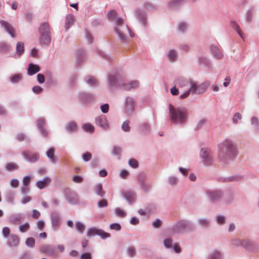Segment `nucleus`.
<instances>
[{
	"label": "nucleus",
	"instance_id": "obj_18",
	"mask_svg": "<svg viewBox=\"0 0 259 259\" xmlns=\"http://www.w3.org/2000/svg\"><path fill=\"white\" fill-rule=\"evenodd\" d=\"M23 75L21 73L15 74L10 77V81L12 84H17L21 81Z\"/></svg>",
	"mask_w": 259,
	"mask_h": 259
},
{
	"label": "nucleus",
	"instance_id": "obj_59",
	"mask_svg": "<svg viewBox=\"0 0 259 259\" xmlns=\"http://www.w3.org/2000/svg\"><path fill=\"white\" fill-rule=\"evenodd\" d=\"M101 109L102 112L107 113L108 111L109 105L107 104H105L101 106Z\"/></svg>",
	"mask_w": 259,
	"mask_h": 259
},
{
	"label": "nucleus",
	"instance_id": "obj_26",
	"mask_svg": "<svg viewBox=\"0 0 259 259\" xmlns=\"http://www.w3.org/2000/svg\"><path fill=\"white\" fill-rule=\"evenodd\" d=\"M55 149L53 148H50V160L51 162L55 163L58 158L54 155Z\"/></svg>",
	"mask_w": 259,
	"mask_h": 259
},
{
	"label": "nucleus",
	"instance_id": "obj_60",
	"mask_svg": "<svg viewBox=\"0 0 259 259\" xmlns=\"http://www.w3.org/2000/svg\"><path fill=\"white\" fill-rule=\"evenodd\" d=\"M36 224H37V228L41 230L44 227L45 223H44V221L40 220L37 222Z\"/></svg>",
	"mask_w": 259,
	"mask_h": 259
},
{
	"label": "nucleus",
	"instance_id": "obj_46",
	"mask_svg": "<svg viewBox=\"0 0 259 259\" xmlns=\"http://www.w3.org/2000/svg\"><path fill=\"white\" fill-rule=\"evenodd\" d=\"M30 188L29 185H23L21 187L20 191L22 194L27 193L29 191Z\"/></svg>",
	"mask_w": 259,
	"mask_h": 259
},
{
	"label": "nucleus",
	"instance_id": "obj_6",
	"mask_svg": "<svg viewBox=\"0 0 259 259\" xmlns=\"http://www.w3.org/2000/svg\"><path fill=\"white\" fill-rule=\"evenodd\" d=\"M123 23V20L121 18H118L116 20L117 26L115 28V31L117 34H118L119 37L123 40L125 39V34L124 33V30L125 29L128 30V27L127 25H126L125 27H123L122 29H120V27L122 26V24Z\"/></svg>",
	"mask_w": 259,
	"mask_h": 259
},
{
	"label": "nucleus",
	"instance_id": "obj_45",
	"mask_svg": "<svg viewBox=\"0 0 259 259\" xmlns=\"http://www.w3.org/2000/svg\"><path fill=\"white\" fill-rule=\"evenodd\" d=\"M92 154L90 152H87L82 155V159L84 161H88L92 158Z\"/></svg>",
	"mask_w": 259,
	"mask_h": 259
},
{
	"label": "nucleus",
	"instance_id": "obj_27",
	"mask_svg": "<svg viewBox=\"0 0 259 259\" xmlns=\"http://www.w3.org/2000/svg\"><path fill=\"white\" fill-rule=\"evenodd\" d=\"M82 128L84 131L87 132L93 133L94 132V127L90 123H85L82 125Z\"/></svg>",
	"mask_w": 259,
	"mask_h": 259
},
{
	"label": "nucleus",
	"instance_id": "obj_38",
	"mask_svg": "<svg viewBox=\"0 0 259 259\" xmlns=\"http://www.w3.org/2000/svg\"><path fill=\"white\" fill-rule=\"evenodd\" d=\"M77 125L75 122H70L67 125V130L70 132H73L76 130Z\"/></svg>",
	"mask_w": 259,
	"mask_h": 259
},
{
	"label": "nucleus",
	"instance_id": "obj_52",
	"mask_svg": "<svg viewBox=\"0 0 259 259\" xmlns=\"http://www.w3.org/2000/svg\"><path fill=\"white\" fill-rule=\"evenodd\" d=\"M92 254L90 252L83 253L80 255V259H92Z\"/></svg>",
	"mask_w": 259,
	"mask_h": 259
},
{
	"label": "nucleus",
	"instance_id": "obj_62",
	"mask_svg": "<svg viewBox=\"0 0 259 259\" xmlns=\"http://www.w3.org/2000/svg\"><path fill=\"white\" fill-rule=\"evenodd\" d=\"M128 175V172L126 170H122L120 173V176L123 179H125Z\"/></svg>",
	"mask_w": 259,
	"mask_h": 259
},
{
	"label": "nucleus",
	"instance_id": "obj_33",
	"mask_svg": "<svg viewBox=\"0 0 259 259\" xmlns=\"http://www.w3.org/2000/svg\"><path fill=\"white\" fill-rule=\"evenodd\" d=\"M29 228V224L28 223H25L23 225L19 226V230L22 233L26 232Z\"/></svg>",
	"mask_w": 259,
	"mask_h": 259
},
{
	"label": "nucleus",
	"instance_id": "obj_34",
	"mask_svg": "<svg viewBox=\"0 0 259 259\" xmlns=\"http://www.w3.org/2000/svg\"><path fill=\"white\" fill-rule=\"evenodd\" d=\"M32 91L35 94L38 95L43 92V89L39 85H35L32 88Z\"/></svg>",
	"mask_w": 259,
	"mask_h": 259
},
{
	"label": "nucleus",
	"instance_id": "obj_48",
	"mask_svg": "<svg viewBox=\"0 0 259 259\" xmlns=\"http://www.w3.org/2000/svg\"><path fill=\"white\" fill-rule=\"evenodd\" d=\"M40 215V212L36 210V209H33L32 210V214H31V217L33 219H38Z\"/></svg>",
	"mask_w": 259,
	"mask_h": 259
},
{
	"label": "nucleus",
	"instance_id": "obj_58",
	"mask_svg": "<svg viewBox=\"0 0 259 259\" xmlns=\"http://www.w3.org/2000/svg\"><path fill=\"white\" fill-rule=\"evenodd\" d=\"M241 115L240 113H237L235 114L233 117V120L234 123H237L238 120L241 119Z\"/></svg>",
	"mask_w": 259,
	"mask_h": 259
},
{
	"label": "nucleus",
	"instance_id": "obj_50",
	"mask_svg": "<svg viewBox=\"0 0 259 259\" xmlns=\"http://www.w3.org/2000/svg\"><path fill=\"white\" fill-rule=\"evenodd\" d=\"M108 205V202L106 199H102L99 201L98 206L99 207H106Z\"/></svg>",
	"mask_w": 259,
	"mask_h": 259
},
{
	"label": "nucleus",
	"instance_id": "obj_51",
	"mask_svg": "<svg viewBox=\"0 0 259 259\" xmlns=\"http://www.w3.org/2000/svg\"><path fill=\"white\" fill-rule=\"evenodd\" d=\"M31 177L30 176H25L22 181V183L23 185H29L30 182Z\"/></svg>",
	"mask_w": 259,
	"mask_h": 259
},
{
	"label": "nucleus",
	"instance_id": "obj_40",
	"mask_svg": "<svg viewBox=\"0 0 259 259\" xmlns=\"http://www.w3.org/2000/svg\"><path fill=\"white\" fill-rule=\"evenodd\" d=\"M11 187L16 188L19 186V182L17 179H12L10 183Z\"/></svg>",
	"mask_w": 259,
	"mask_h": 259
},
{
	"label": "nucleus",
	"instance_id": "obj_14",
	"mask_svg": "<svg viewBox=\"0 0 259 259\" xmlns=\"http://www.w3.org/2000/svg\"><path fill=\"white\" fill-rule=\"evenodd\" d=\"M125 108L127 114L130 115L132 113L134 109V101L133 99L128 98L126 100Z\"/></svg>",
	"mask_w": 259,
	"mask_h": 259
},
{
	"label": "nucleus",
	"instance_id": "obj_13",
	"mask_svg": "<svg viewBox=\"0 0 259 259\" xmlns=\"http://www.w3.org/2000/svg\"><path fill=\"white\" fill-rule=\"evenodd\" d=\"M44 124L45 120L42 118L39 119L37 121V126L40 135L43 137L46 138L48 135V132L44 128Z\"/></svg>",
	"mask_w": 259,
	"mask_h": 259
},
{
	"label": "nucleus",
	"instance_id": "obj_23",
	"mask_svg": "<svg viewBox=\"0 0 259 259\" xmlns=\"http://www.w3.org/2000/svg\"><path fill=\"white\" fill-rule=\"evenodd\" d=\"M74 21V17L72 14L67 15L66 18V28L68 29L69 27L72 24Z\"/></svg>",
	"mask_w": 259,
	"mask_h": 259
},
{
	"label": "nucleus",
	"instance_id": "obj_54",
	"mask_svg": "<svg viewBox=\"0 0 259 259\" xmlns=\"http://www.w3.org/2000/svg\"><path fill=\"white\" fill-rule=\"evenodd\" d=\"M122 128L124 131L127 132L130 130L129 122L128 121H124L122 125Z\"/></svg>",
	"mask_w": 259,
	"mask_h": 259
},
{
	"label": "nucleus",
	"instance_id": "obj_24",
	"mask_svg": "<svg viewBox=\"0 0 259 259\" xmlns=\"http://www.w3.org/2000/svg\"><path fill=\"white\" fill-rule=\"evenodd\" d=\"M210 49L213 55L218 58H221L222 57L223 55L218 48L215 46H211Z\"/></svg>",
	"mask_w": 259,
	"mask_h": 259
},
{
	"label": "nucleus",
	"instance_id": "obj_29",
	"mask_svg": "<svg viewBox=\"0 0 259 259\" xmlns=\"http://www.w3.org/2000/svg\"><path fill=\"white\" fill-rule=\"evenodd\" d=\"M95 191L96 193L101 197H103L105 194V192L102 190V186L101 184L96 185Z\"/></svg>",
	"mask_w": 259,
	"mask_h": 259
},
{
	"label": "nucleus",
	"instance_id": "obj_43",
	"mask_svg": "<svg viewBox=\"0 0 259 259\" xmlns=\"http://www.w3.org/2000/svg\"><path fill=\"white\" fill-rule=\"evenodd\" d=\"M45 80V77L44 74L41 73H38L37 75V81L39 83L42 84L44 83Z\"/></svg>",
	"mask_w": 259,
	"mask_h": 259
},
{
	"label": "nucleus",
	"instance_id": "obj_3",
	"mask_svg": "<svg viewBox=\"0 0 259 259\" xmlns=\"http://www.w3.org/2000/svg\"><path fill=\"white\" fill-rule=\"evenodd\" d=\"M39 32L40 34L41 44L47 45L49 43V24L47 22L41 24L39 28Z\"/></svg>",
	"mask_w": 259,
	"mask_h": 259
},
{
	"label": "nucleus",
	"instance_id": "obj_1",
	"mask_svg": "<svg viewBox=\"0 0 259 259\" xmlns=\"http://www.w3.org/2000/svg\"><path fill=\"white\" fill-rule=\"evenodd\" d=\"M169 110L171 122L175 123H184L186 121L188 113L185 108H175L171 105H169Z\"/></svg>",
	"mask_w": 259,
	"mask_h": 259
},
{
	"label": "nucleus",
	"instance_id": "obj_35",
	"mask_svg": "<svg viewBox=\"0 0 259 259\" xmlns=\"http://www.w3.org/2000/svg\"><path fill=\"white\" fill-rule=\"evenodd\" d=\"M128 164L131 167L134 168H137L139 166L138 162L135 159H130L128 160Z\"/></svg>",
	"mask_w": 259,
	"mask_h": 259
},
{
	"label": "nucleus",
	"instance_id": "obj_21",
	"mask_svg": "<svg viewBox=\"0 0 259 259\" xmlns=\"http://www.w3.org/2000/svg\"><path fill=\"white\" fill-rule=\"evenodd\" d=\"M5 168L8 171H13L19 168V166L15 163L9 162L5 165Z\"/></svg>",
	"mask_w": 259,
	"mask_h": 259
},
{
	"label": "nucleus",
	"instance_id": "obj_44",
	"mask_svg": "<svg viewBox=\"0 0 259 259\" xmlns=\"http://www.w3.org/2000/svg\"><path fill=\"white\" fill-rule=\"evenodd\" d=\"M210 259H221V254L218 251H214L210 257Z\"/></svg>",
	"mask_w": 259,
	"mask_h": 259
},
{
	"label": "nucleus",
	"instance_id": "obj_63",
	"mask_svg": "<svg viewBox=\"0 0 259 259\" xmlns=\"http://www.w3.org/2000/svg\"><path fill=\"white\" fill-rule=\"evenodd\" d=\"M188 226V223L185 221H181L178 224V227L182 228H186Z\"/></svg>",
	"mask_w": 259,
	"mask_h": 259
},
{
	"label": "nucleus",
	"instance_id": "obj_55",
	"mask_svg": "<svg viewBox=\"0 0 259 259\" xmlns=\"http://www.w3.org/2000/svg\"><path fill=\"white\" fill-rule=\"evenodd\" d=\"M83 181V178L79 176H74L73 177V181L76 183H80Z\"/></svg>",
	"mask_w": 259,
	"mask_h": 259
},
{
	"label": "nucleus",
	"instance_id": "obj_57",
	"mask_svg": "<svg viewBox=\"0 0 259 259\" xmlns=\"http://www.w3.org/2000/svg\"><path fill=\"white\" fill-rule=\"evenodd\" d=\"M31 198L30 197H29L28 196H25L22 199L21 203L23 204H25L28 203L29 202H30L31 201Z\"/></svg>",
	"mask_w": 259,
	"mask_h": 259
},
{
	"label": "nucleus",
	"instance_id": "obj_42",
	"mask_svg": "<svg viewBox=\"0 0 259 259\" xmlns=\"http://www.w3.org/2000/svg\"><path fill=\"white\" fill-rule=\"evenodd\" d=\"M46 184H47V181L45 180L39 181L36 182V185L40 189H42L46 186Z\"/></svg>",
	"mask_w": 259,
	"mask_h": 259
},
{
	"label": "nucleus",
	"instance_id": "obj_32",
	"mask_svg": "<svg viewBox=\"0 0 259 259\" xmlns=\"http://www.w3.org/2000/svg\"><path fill=\"white\" fill-rule=\"evenodd\" d=\"M167 56L169 60L171 62L175 61L177 58L176 53L174 50L169 51L168 53Z\"/></svg>",
	"mask_w": 259,
	"mask_h": 259
},
{
	"label": "nucleus",
	"instance_id": "obj_8",
	"mask_svg": "<svg viewBox=\"0 0 259 259\" xmlns=\"http://www.w3.org/2000/svg\"><path fill=\"white\" fill-rule=\"evenodd\" d=\"M0 24L12 37H15L14 28L10 23L6 21L2 20L0 21Z\"/></svg>",
	"mask_w": 259,
	"mask_h": 259
},
{
	"label": "nucleus",
	"instance_id": "obj_19",
	"mask_svg": "<svg viewBox=\"0 0 259 259\" xmlns=\"http://www.w3.org/2000/svg\"><path fill=\"white\" fill-rule=\"evenodd\" d=\"M208 195L210 199L212 201L218 200L222 196L221 192L218 191L209 192Z\"/></svg>",
	"mask_w": 259,
	"mask_h": 259
},
{
	"label": "nucleus",
	"instance_id": "obj_5",
	"mask_svg": "<svg viewBox=\"0 0 259 259\" xmlns=\"http://www.w3.org/2000/svg\"><path fill=\"white\" fill-rule=\"evenodd\" d=\"M87 236L90 237L95 235H99L102 239H105L110 237V234L105 232L102 229H98L95 228H91L87 231Z\"/></svg>",
	"mask_w": 259,
	"mask_h": 259
},
{
	"label": "nucleus",
	"instance_id": "obj_11",
	"mask_svg": "<svg viewBox=\"0 0 259 259\" xmlns=\"http://www.w3.org/2000/svg\"><path fill=\"white\" fill-rule=\"evenodd\" d=\"M200 156L203 159V162L206 164H209L211 158L209 156V152L207 149L202 148L200 151Z\"/></svg>",
	"mask_w": 259,
	"mask_h": 259
},
{
	"label": "nucleus",
	"instance_id": "obj_15",
	"mask_svg": "<svg viewBox=\"0 0 259 259\" xmlns=\"http://www.w3.org/2000/svg\"><path fill=\"white\" fill-rule=\"evenodd\" d=\"M7 243L10 246H17L19 243V238L17 235H12L10 236Z\"/></svg>",
	"mask_w": 259,
	"mask_h": 259
},
{
	"label": "nucleus",
	"instance_id": "obj_25",
	"mask_svg": "<svg viewBox=\"0 0 259 259\" xmlns=\"http://www.w3.org/2000/svg\"><path fill=\"white\" fill-rule=\"evenodd\" d=\"M49 253V245L45 244L39 247V253L41 255H47Z\"/></svg>",
	"mask_w": 259,
	"mask_h": 259
},
{
	"label": "nucleus",
	"instance_id": "obj_10",
	"mask_svg": "<svg viewBox=\"0 0 259 259\" xmlns=\"http://www.w3.org/2000/svg\"><path fill=\"white\" fill-rule=\"evenodd\" d=\"M16 53L14 55H11L12 57L15 58H19L24 52V45L22 42H18L17 44Z\"/></svg>",
	"mask_w": 259,
	"mask_h": 259
},
{
	"label": "nucleus",
	"instance_id": "obj_53",
	"mask_svg": "<svg viewBox=\"0 0 259 259\" xmlns=\"http://www.w3.org/2000/svg\"><path fill=\"white\" fill-rule=\"evenodd\" d=\"M110 228L112 230L119 231L121 229V226L119 224L114 223L110 225Z\"/></svg>",
	"mask_w": 259,
	"mask_h": 259
},
{
	"label": "nucleus",
	"instance_id": "obj_31",
	"mask_svg": "<svg viewBox=\"0 0 259 259\" xmlns=\"http://www.w3.org/2000/svg\"><path fill=\"white\" fill-rule=\"evenodd\" d=\"M25 244L30 248H33L35 244V240L33 238L30 237L26 239Z\"/></svg>",
	"mask_w": 259,
	"mask_h": 259
},
{
	"label": "nucleus",
	"instance_id": "obj_64",
	"mask_svg": "<svg viewBox=\"0 0 259 259\" xmlns=\"http://www.w3.org/2000/svg\"><path fill=\"white\" fill-rule=\"evenodd\" d=\"M19 259H31V256L29 253H25L23 254Z\"/></svg>",
	"mask_w": 259,
	"mask_h": 259
},
{
	"label": "nucleus",
	"instance_id": "obj_2",
	"mask_svg": "<svg viewBox=\"0 0 259 259\" xmlns=\"http://www.w3.org/2000/svg\"><path fill=\"white\" fill-rule=\"evenodd\" d=\"M220 151L219 156L220 158L229 157L231 156L235 151V148L231 141L226 140L224 141L219 145Z\"/></svg>",
	"mask_w": 259,
	"mask_h": 259
},
{
	"label": "nucleus",
	"instance_id": "obj_39",
	"mask_svg": "<svg viewBox=\"0 0 259 259\" xmlns=\"http://www.w3.org/2000/svg\"><path fill=\"white\" fill-rule=\"evenodd\" d=\"M86 81L88 83L91 84V85H96L97 83V79L92 76H89L87 78Z\"/></svg>",
	"mask_w": 259,
	"mask_h": 259
},
{
	"label": "nucleus",
	"instance_id": "obj_30",
	"mask_svg": "<svg viewBox=\"0 0 259 259\" xmlns=\"http://www.w3.org/2000/svg\"><path fill=\"white\" fill-rule=\"evenodd\" d=\"M231 25L233 28H234L235 30H236L237 31L238 34L243 38V37L242 35V33L241 30L240 29L239 26H238V25L235 22L232 21L231 23Z\"/></svg>",
	"mask_w": 259,
	"mask_h": 259
},
{
	"label": "nucleus",
	"instance_id": "obj_7",
	"mask_svg": "<svg viewBox=\"0 0 259 259\" xmlns=\"http://www.w3.org/2000/svg\"><path fill=\"white\" fill-rule=\"evenodd\" d=\"M25 215L22 213H16L11 215L9 218V221L14 224H18L23 221Z\"/></svg>",
	"mask_w": 259,
	"mask_h": 259
},
{
	"label": "nucleus",
	"instance_id": "obj_36",
	"mask_svg": "<svg viewBox=\"0 0 259 259\" xmlns=\"http://www.w3.org/2000/svg\"><path fill=\"white\" fill-rule=\"evenodd\" d=\"M76 228L78 232L82 233L84 230V226L83 224L79 222H77L75 223Z\"/></svg>",
	"mask_w": 259,
	"mask_h": 259
},
{
	"label": "nucleus",
	"instance_id": "obj_12",
	"mask_svg": "<svg viewBox=\"0 0 259 259\" xmlns=\"http://www.w3.org/2000/svg\"><path fill=\"white\" fill-rule=\"evenodd\" d=\"M51 224L52 228H58L60 224V219L59 214L56 212H53L51 214Z\"/></svg>",
	"mask_w": 259,
	"mask_h": 259
},
{
	"label": "nucleus",
	"instance_id": "obj_49",
	"mask_svg": "<svg viewBox=\"0 0 259 259\" xmlns=\"http://www.w3.org/2000/svg\"><path fill=\"white\" fill-rule=\"evenodd\" d=\"M121 152V149L120 147L118 146H114L113 150L112 153L113 154L117 155L120 154Z\"/></svg>",
	"mask_w": 259,
	"mask_h": 259
},
{
	"label": "nucleus",
	"instance_id": "obj_37",
	"mask_svg": "<svg viewBox=\"0 0 259 259\" xmlns=\"http://www.w3.org/2000/svg\"><path fill=\"white\" fill-rule=\"evenodd\" d=\"M10 230L9 227H5L2 230V234L4 237L8 238L10 235Z\"/></svg>",
	"mask_w": 259,
	"mask_h": 259
},
{
	"label": "nucleus",
	"instance_id": "obj_20",
	"mask_svg": "<svg viewBox=\"0 0 259 259\" xmlns=\"http://www.w3.org/2000/svg\"><path fill=\"white\" fill-rule=\"evenodd\" d=\"M139 86V83L137 81H133L123 85V89L125 90H130L132 89H136Z\"/></svg>",
	"mask_w": 259,
	"mask_h": 259
},
{
	"label": "nucleus",
	"instance_id": "obj_22",
	"mask_svg": "<svg viewBox=\"0 0 259 259\" xmlns=\"http://www.w3.org/2000/svg\"><path fill=\"white\" fill-rule=\"evenodd\" d=\"M6 198L8 202L14 204L15 199V193L12 191H8Z\"/></svg>",
	"mask_w": 259,
	"mask_h": 259
},
{
	"label": "nucleus",
	"instance_id": "obj_4",
	"mask_svg": "<svg viewBox=\"0 0 259 259\" xmlns=\"http://www.w3.org/2000/svg\"><path fill=\"white\" fill-rule=\"evenodd\" d=\"M22 156L29 163H35L39 160V154L37 152L26 150L22 152Z\"/></svg>",
	"mask_w": 259,
	"mask_h": 259
},
{
	"label": "nucleus",
	"instance_id": "obj_16",
	"mask_svg": "<svg viewBox=\"0 0 259 259\" xmlns=\"http://www.w3.org/2000/svg\"><path fill=\"white\" fill-rule=\"evenodd\" d=\"M96 124L103 128H106L108 126L105 117L104 115L99 116L96 118Z\"/></svg>",
	"mask_w": 259,
	"mask_h": 259
},
{
	"label": "nucleus",
	"instance_id": "obj_56",
	"mask_svg": "<svg viewBox=\"0 0 259 259\" xmlns=\"http://www.w3.org/2000/svg\"><path fill=\"white\" fill-rule=\"evenodd\" d=\"M164 244L165 247L167 248L171 247L172 245V240L169 238L165 239L164 240Z\"/></svg>",
	"mask_w": 259,
	"mask_h": 259
},
{
	"label": "nucleus",
	"instance_id": "obj_61",
	"mask_svg": "<svg viewBox=\"0 0 259 259\" xmlns=\"http://www.w3.org/2000/svg\"><path fill=\"white\" fill-rule=\"evenodd\" d=\"M217 222L219 224H223L225 222V218L224 216L220 215L217 218Z\"/></svg>",
	"mask_w": 259,
	"mask_h": 259
},
{
	"label": "nucleus",
	"instance_id": "obj_41",
	"mask_svg": "<svg viewBox=\"0 0 259 259\" xmlns=\"http://www.w3.org/2000/svg\"><path fill=\"white\" fill-rule=\"evenodd\" d=\"M115 211L116 214L120 217H124L126 214L125 212L122 209L118 207L115 208Z\"/></svg>",
	"mask_w": 259,
	"mask_h": 259
},
{
	"label": "nucleus",
	"instance_id": "obj_47",
	"mask_svg": "<svg viewBox=\"0 0 259 259\" xmlns=\"http://www.w3.org/2000/svg\"><path fill=\"white\" fill-rule=\"evenodd\" d=\"M117 13L115 10H111L108 13V17L110 19H114L116 18Z\"/></svg>",
	"mask_w": 259,
	"mask_h": 259
},
{
	"label": "nucleus",
	"instance_id": "obj_28",
	"mask_svg": "<svg viewBox=\"0 0 259 259\" xmlns=\"http://www.w3.org/2000/svg\"><path fill=\"white\" fill-rule=\"evenodd\" d=\"M199 86L195 82L191 81L190 82V88L189 91L190 93H195L197 92Z\"/></svg>",
	"mask_w": 259,
	"mask_h": 259
},
{
	"label": "nucleus",
	"instance_id": "obj_17",
	"mask_svg": "<svg viewBox=\"0 0 259 259\" xmlns=\"http://www.w3.org/2000/svg\"><path fill=\"white\" fill-rule=\"evenodd\" d=\"M241 245L244 247L250 250H253L256 247V245L254 243L247 240L242 241Z\"/></svg>",
	"mask_w": 259,
	"mask_h": 259
},
{
	"label": "nucleus",
	"instance_id": "obj_9",
	"mask_svg": "<svg viewBox=\"0 0 259 259\" xmlns=\"http://www.w3.org/2000/svg\"><path fill=\"white\" fill-rule=\"evenodd\" d=\"M39 70L40 67L38 65L30 63L28 66L27 74L29 76H32Z\"/></svg>",
	"mask_w": 259,
	"mask_h": 259
}]
</instances>
